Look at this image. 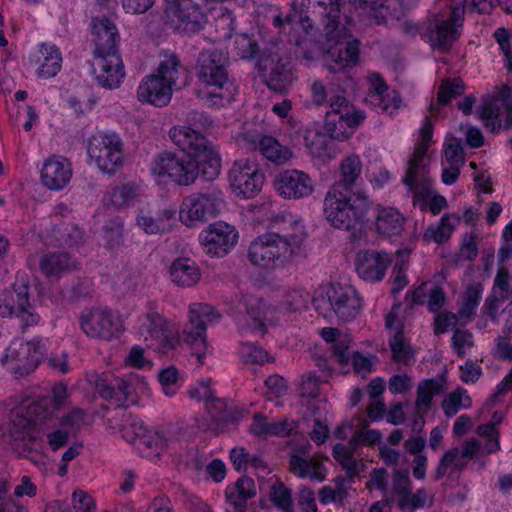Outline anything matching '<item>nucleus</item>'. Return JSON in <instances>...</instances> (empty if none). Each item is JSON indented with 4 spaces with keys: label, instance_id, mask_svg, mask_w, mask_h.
<instances>
[{
    "label": "nucleus",
    "instance_id": "1",
    "mask_svg": "<svg viewBox=\"0 0 512 512\" xmlns=\"http://www.w3.org/2000/svg\"><path fill=\"white\" fill-rule=\"evenodd\" d=\"M271 231L258 236L248 248L250 263L264 270L285 267L295 261L305 239L303 226L291 216L277 215L270 222Z\"/></svg>",
    "mask_w": 512,
    "mask_h": 512
},
{
    "label": "nucleus",
    "instance_id": "2",
    "mask_svg": "<svg viewBox=\"0 0 512 512\" xmlns=\"http://www.w3.org/2000/svg\"><path fill=\"white\" fill-rule=\"evenodd\" d=\"M53 421V411L40 402H33L27 406L12 409L8 422L0 427V436L8 434L13 449L21 456L37 462L38 449L41 447V438L38 430L42 423Z\"/></svg>",
    "mask_w": 512,
    "mask_h": 512
},
{
    "label": "nucleus",
    "instance_id": "3",
    "mask_svg": "<svg viewBox=\"0 0 512 512\" xmlns=\"http://www.w3.org/2000/svg\"><path fill=\"white\" fill-rule=\"evenodd\" d=\"M364 118V113L349 104L344 96L336 95L330 98V109L325 119V130L329 136L313 135L309 131L306 142L315 156L335 157V139L350 137Z\"/></svg>",
    "mask_w": 512,
    "mask_h": 512
},
{
    "label": "nucleus",
    "instance_id": "4",
    "mask_svg": "<svg viewBox=\"0 0 512 512\" xmlns=\"http://www.w3.org/2000/svg\"><path fill=\"white\" fill-rule=\"evenodd\" d=\"M227 60V53L217 48L203 49L198 57L199 96L210 105L225 106L237 93L236 86L228 78Z\"/></svg>",
    "mask_w": 512,
    "mask_h": 512
},
{
    "label": "nucleus",
    "instance_id": "5",
    "mask_svg": "<svg viewBox=\"0 0 512 512\" xmlns=\"http://www.w3.org/2000/svg\"><path fill=\"white\" fill-rule=\"evenodd\" d=\"M182 70L175 54L162 55L156 70L139 83L136 91L138 101L158 108L168 106L177 89Z\"/></svg>",
    "mask_w": 512,
    "mask_h": 512
},
{
    "label": "nucleus",
    "instance_id": "6",
    "mask_svg": "<svg viewBox=\"0 0 512 512\" xmlns=\"http://www.w3.org/2000/svg\"><path fill=\"white\" fill-rule=\"evenodd\" d=\"M368 207L364 193L348 195L341 189L330 188L323 201V214L332 227L351 231L364 222Z\"/></svg>",
    "mask_w": 512,
    "mask_h": 512
},
{
    "label": "nucleus",
    "instance_id": "7",
    "mask_svg": "<svg viewBox=\"0 0 512 512\" xmlns=\"http://www.w3.org/2000/svg\"><path fill=\"white\" fill-rule=\"evenodd\" d=\"M313 305L323 316L333 311L345 322L355 319L362 307L359 293L353 287L340 283H333L325 293H318L313 298Z\"/></svg>",
    "mask_w": 512,
    "mask_h": 512
},
{
    "label": "nucleus",
    "instance_id": "8",
    "mask_svg": "<svg viewBox=\"0 0 512 512\" xmlns=\"http://www.w3.org/2000/svg\"><path fill=\"white\" fill-rule=\"evenodd\" d=\"M225 206L223 193L213 189L206 193H194L184 198L179 219L187 227H194L209 218L216 217Z\"/></svg>",
    "mask_w": 512,
    "mask_h": 512
},
{
    "label": "nucleus",
    "instance_id": "9",
    "mask_svg": "<svg viewBox=\"0 0 512 512\" xmlns=\"http://www.w3.org/2000/svg\"><path fill=\"white\" fill-rule=\"evenodd\" d=\"M163 24L181 34H194L204 28L207 19L193 0H163Z\"/></svg>",
    "mask_w": 512,
    "mask_h": 512
},
{
    "label": "nucleus",
    "instance_id": "10",
    "mask_svg": "<svg viewBox=\"0 0 512 512\" xmlns=\"http://www.w3.org/2000/svg\"><path fill=\"white\" fill-rule=\"evenodd\" d=\"M479 118L491 132L502 126H512V90L506 85L496 86L494 92L484 98L477 110Z\"/></svg>",
    "mask_w": 512,
    "mask_h": 512
},
{
    "label": "nucleus",
    "instance_id": "11",
    "mask_svg": "<svg viewBox=\"0 0 512 512\" xmlns=\"http://www.w3.org/2000/svg\"><path fill=\"white\" fill-rule=\"evenodd\" d=\"M213 318H219V315H213V308L210 305L195 303L189 308V321L184 326L183 339L194 347L192 356L196 357L200 365L204 364L208 353L206 327L213 321Z\"/></svg>",
    "mask_w": 512,
    "mask_h": 512
},
{
    "label": "nucleus",
    "instance_id": "12",
    "mask_svg": "<svg viewBox=\"0 0 512 512\" xmlns=\"http://www.w3.org/2000/svg\"><path fill=\"white\" fill-rule=\"evenodd\" d=\"M273 25L279 30V33H284L288 42H294L298 47H306L309 52L305 51L303 57L307 60H315L320 55V50L317 44L312 41L309 35V28L312 25L308 17H304L302 12L293 9L289 15H277L273 18Z\"/></svg>",
    "mask_w": 512,
    "mask_h": 512
},
{
    "label": "nucleus",
    "instance_id": "13",
    "mask_svg": "<svg viewBox=\"0 0 512 512\" xmlns=\"http://www.w3.org/2000/svg\"><path fill=\"white\" fill-rule=\"evenodd\" d=\"M44 352L45 344L41 339H33L26 343L13 342L2 362L16 378H20L35 371Z\"/></svg>",
    "mask_w": 512,
    "mask_h": 512
},
{
    "label": "nucleus",
    "instance_id": "14",
    "mask_svg": "<svg viewBox=\"0 0 512 512\" xmlns=\"http://www.w3.org/2000/svg\"><path fill=\"white\" fill-rule=\"evenodd\" d=\"M464 1L437 15L430 23L428 38L432 47L446 49L454 42L463 23Z\"/></svg>",
    "mask_w": 512,
    "mask_h": 512
},
{
    "label": "nucleus",
    "instance_id": "15",
    "mask_svg": "<svg viewBox=\"0 0 512 512\" xmlns=\"http://www.w3.org/2000/svg\"><path fill=\"white\" fill-rule=\"evenodd\" d=\"M88 380L102 399L114 403L117 407H127L135 403V389L127 379L103 372L88 375Z\"/></svg>",
    "mask_w": 512,
    "mask_h": 512
},
{
    "label": "nucleus",
    "instance_id": "16",
    "mask_svg": "<svg viewBox=\"0 0 512 512\" xmlns=\"http://www.w3.org/2000/svg\"><path fill=\"white\" fill-rule=\"evenodd\" d=\"M228 179L237 197L252 198L260 192L264 174L258 162H234L229 170Z\"/></svg>",
    "mask_w": 512,
    "mask_h": 512
},
{
    "label": "nucleus",
    "instance_id": "17",
    "mask_svg": "<svg viewBox=\"0 0 512 512\" xmlns=\"http://www.w3.org/2000/svg\"><path fill=\"white\" fill-rule=\"evenodd\" d=\"M238 232L235 227L218 221L208 225L199 234V241L205 252L212 257L227 255L237 244Z\"/></svg>",
    "mask_w": 512,
    "mask_h": 512
},
{
    "label": "nucleus",
    "instance_id": "18",
    "mask_svg": "<svg viewBox=\"0 0 512 512\" xmlns=\"http://www.w3.org/2000/svg\"><path fill=\"white\" fill-rule=\"evenodd\" d=\"M173 143L188 157L198 160H216L220 156L208 140L187 126H175L170 130Z\"/></svg>",
    "mask_w": 512,
    "mask_h": 512
},
{
    "label": "nucleus",
    "instance_id": "19",
    "mask_svg": "<svg viewBox=\"0 0 512 512\" xmlns=\"http://www.w3.org/2000/svg\"><path fill=\"white\" fill-rule=\"evenodd\" d=\"M258 67L266 84L276 91L286 90L294 78L289 60L280 56L278 48L261 54Z\"/></svg>",
    "mask_w": 512,
    "mask_h": 512
},
{
    "label": "nucleus",
    "instance_id": "20",
    "mask_svg": "<svg viewBox=\"0 0 512 512\" xmlns=\"http://www.w3.org/2000/svg\"><path fill=\"white\" fill-rule=\"evenodd\" d=\"M13 289L15 293V298L12 297L13 303L6 299H0V315L3 317L16 315L23 328L37 325L40 321V315L29 302L28 283H15Z\"/></svg>",
    "mask_w": 512,
    "mask_h": 512
},
{
    "label": "nucleus",
    "instance_id": "21",
    "mask_svg": "<svg viewBox=\"0 0 512 512\" xmlns=\"http://www.w3.org/2000/svg\"><path fill=\"white\" fill-rule=\"evenodd\" d=\"M82 331L92 338L110 340L117 336L120 331V324L111 311L100 308H93L80 316Z\"/></svg>",
    "mask_w": 512,
    "mask_h": 512
},
{
    "label": "nucleus",
    "instance_id": "22",
    "mask_svg": "<svg viewBox=\"0 0 512 512\" xmlns=\"http://www.w3.org/2000/svg\"><path fill=\"white\" fill-rule=\"evenodd\" d=\"M234 319L242 331H251L264 336L267 332L264 304L254 296H244L236 307Z\"/></svg>",
    "mask_w": 512,
    "mask_h": 512
},
{
    "label": "nucleus",
    "instance_id": "23",
    "mask_svg": "<svg viewBox=\"0 0 512 512\" xmlns=\"http://www.w3.org/2000/svg\"><path fill=\"white\" fill-rule=\"evenodd\" d=\"M427 174L428 170L425 165H420V162H409L402 178L403 184L412 194L413 205H418L422 211L428 209L431 199V181Z\"/></svg>",
    "mask_w": 512,
    "mask_h": 512
},
{
    "label": "nucleus",
    "instance_id": "24",
    "mask_svg": "<svg viewBox=\"0 0 512 512\" xmlns=\"http://www.w3.org/2000/svg\"><path fill=\"white\" fill-rule=\"evenodd\" d=\"M368 91L365 102L377 111L394 114L401 105L399 95L388 91L387 84L377 73L367 76Z\"/></svg>",
    "mask_w": 512,
    "mask_h": 512
},
{
    "label": "nucleus",
    "instance_id": "25",
    "mask_svg": "<svg viewBox=\"0 0 512 512\" xmlns=\"http://www.w3.org/2000/svg\"><path fill=\"white\" fill-rule=\"evenodd\" d=\"M93 66L101 86L114 89L122 83L125 72L118 52L94 54Z\"/></svg>",
    "mask_w": 512,
    "mask_h": 512
},
{
    "label": "nucleus",
    "instance_id": "26",
    "mask_svg": "<svg viewBox=\"0 0 512 512\" xmlns=\"http://www.w3.org/2000/svg\"><path fill=\"white\" fill-rule=\"evenodd\" d=\"M392 263V257L387 252L374 250L360 251L356 255V272L360 278L374 283L381 281L387 268Z\"/></svg>",
    "mask_w": 512,
    "mask_h": 512
},
{
    "label": "nucleus",
    "instance_id": "27",
    "mask_svg": "<svg viewBox=\"0 0 512 512\" xmlns=\"http://www.w3.org/2000/svg\"><path fill=\"white\" fill-rule=\"evenodd\" d=\"M276 189L285 198L300 199L314 191L311 177L299 170H287L275 178Z\"/></svg>",
    "mask_w": 512,
    "mask_h": 512
},
{
    "label": "nucleus",
    "instance_id": "28",
    "mask_svg": "<svg viewBox=\"0 0 512 512\" xmlns=\"http://www.w3.org/2000/svg\"><path fill=\"white\" fill-rule=\"evenodd\" d=\"M87 153L91 160L119 159L123 142L115 132L97 131L88 139Z\"/></svg>",
    "mask_w": 512,
    "mask_h": 512
},
{
    "label": "nucleus",
    "instance_id": "29",
    "mask_svg": "<svg viewBox=\"0 0 512 512\" xmlns=\"http://www.w3.org/2000/svg\"><path fill=\"white\" fill-rule=\"evenodd\" d=\"M480 447L481 444L479 441L470 439L464 442L461 449L455 447L446 451L435 469L434 479L436 481L442 479L450 466H453V468L458 471L463 470L467 460L476 456Z\"/></svg>",
    "mask_w": 512,
    "mask_h": 512
},
{
    "label": "nucleus",
    "instance_id": "30",
    "mask_svg": "<svg viewBox=\"0 0 512 512\" xmlns=\"http://www.w3.org/2000/svg\"><path fill=\"white\" fill-rule=\"evenodd\" d=\"M152 171L159 180L168 177L179 185H190L199 175L198 162H156Z\"/></svg>",
    "mask_w": 512,
    "mask_h": 512
},
{
    "label": "nucleus",
    "instance_id": "31",
    "mask_svg": "<svg viewBox=\"0 0 512 512\" xmlns=\"http://www.w3.org/2000/svg\"><path fill=\"white\" fill-rule=\"evenodd\" d=\"M36 74L40 78H50L57 75L61 69L62 56L54 45L40 44L30 58Z\"/></svg>",
    "mask_w": 512,
    "mask_h": 512
},
{
    "label": "nucleus",
    "instance_id": "32",
    "mask_svg": "<svg viewBox=\"0 0 512 512\" xmlns=\"http://www.w3.org/2000/svg\"><path fill=\"white\" fill-rule=\"evenodd\" d=\"M92 35L95 42L94 54L118 52L119 33L116 25L107 17H95L92 20Z\"/></svg>",
    "mask_w": 512,
    "mask_h": 512
},
{
    "label": "nucleus",
    "instance_id": "33",
    "mask_svg": "<svg viewBox=\"0 0 512 512\" xmlns=\"http://www.w3.org/2000/svg\"><path fill=\"white\" fill-rule=\"evenodd\" d=\"M171 281L183 288L195 286L201 278L200 269L190 258H177L170 266Z\"/></svg>",
    "mask_w": 512,
    "mask_h": 512
},
{
    "label": "nucleus",
    "instance_id": "34",
    "mask_svg": "<svg viewBox=\"0 0 512 512\" xmlns=\"http://www.w3.org/2000/svg\"><path fill=\"white\" fill-rule=\"evenodd\" d=\"M176 209L165 208L156 216L140 213L136 221L137 225L149 234H163L171 231L176 223Z\"/></svg>",
    "mask_w": 512,
    "mask_h": 512
},
{
    "label": "nucleus",
    "instance_id": "35",
    "mask_svg": "<svg viewBox=\"0 0 512 512\" xmlns=\"http://www.w3.org/2000/svg\"><path fill=\"white\" fill-rule=\"evenodd\" d=\"M292 430L293 422L287 419L278 422H269L267 417L261 413H257L253 416V421L249 428V431L253 435L261 438L268 436L286 437L291 434Z\"/></svg>",
    "mask_w": 512,
    "mask_h": 512
},
{
    "label": "nucleus",
    "instance_id": "36",
    "mask_svg": "<svg viewBox=\"0 0 512 512\" xmlns=\"http://www.w3.org/2000/svg\"><path fill=\"white\" fill-rule=\"evenodd\" d=\"M72 176L70 162H44L41 169L42 183L51 190L66 186Z\"/></svg>",
    "mask_w": 512,
    "mask_h": 512
},
{
    "label": "nucleus",
    "instance_id": "37",
    "mask_svg": "<svg viewBox=\"0 0 512 512\" xmlns=\"http://www.w3.org/2000/svg\"><path fill=\"white\" fill-rule=\"evenodd\" d=\"M256 496L254 480L247 476L240 477L233 490L226 491L228 502L234 507L235 512H247V500Z\"/></svg>",
    "mask_w": 512,
    "mask_h": 512
},
{
    "label": "nucleus",
    "instance_id": "38",
    "mask_svg": "<svg viewBox=\"0 0 512 512\" xmlns=\"http://www.w3.org/2000/svg\"><path fill=\"white\" fill-rule=\"evenodd\" d=\"M139 197V186L135 183H126L116 186L104 197L105 205L120 210L132 205Z\"/></svg>",
    "mask_w": 512,
    "mask_h": 512
},
{
    "label": "nucleus",
    "instance_id": "39",
    "mask_svg": "<svg viewBox=\"0 0 512 512\" xmlns=\"http://www.w3.org/2000/svg\"><path fill=\"white\" fill-rule=\"evenodd\" d=\"M359 16L371 18L375 24L386 23L392 16L390 6L384 5V0H349Z\"/></svg>",
    "mask_w": 512,
    "mask_h": 512
},
{
    "label": "nucleus",
    "instance_id": "40",
    "mask_svg": "<svg viewBox=\"0 0 512 512\" xmlns=\"http://www.w3.org/2000/svg\"><path fill=\"white\" fill-rule=\"evenodd\" d=\"M40 269L47 277L58 276L64 271L75 267V262L68 253L54 252L43 256L40 260Z\"/></svg>",
    "mask_w": 512,
    "mask_h": 512
},
{
    "label": "nucleus",
    "instance_id": "41",
    "mask_svg": "<svg viewBox=\"0 0 512 512\" xmlns=\"http://www.w3.org/2000/svg\"><path fill=\"white\" fill-rule=\"evenodd\" d=\"M404 217L394 208H383L379 211L376 226L381 234L389 237L399 235L404 228Z\"/></svg>",
    "mask_w": 512,
    "mask_h": 512
},
{
    "label": "nucleus",
    "instance_id": "42",
    "mask_svg": "<svg viewBox=\"0 0 512 512\" xmlns=\"http://www.w3.org/2000/svg\"><path fill=\"white\" fill-rule=\"evenodd\" d=\"M412 490V481L407 469H396L391 476L390 494L396 500L397 507L401 511V503H404Z\"/></svg>",
    "mask_w": 512,
    "mask_h": 512
},
{
    "label": "nucleus",
    "instance_id": "43",
    "mask_svg": "<svg viewBox=\"0 0 512 512\" xmlns=\"http://www.w3.org/2000/svg\"><path fill=\"white\" fill-rule=\"evenodd\" d=\"M146 322L143 324V328L147 330L152 338L161 339L165 342V345L172 348L176 340H168L165 334L168 323L167 321L156 311L151 310L146 314Z\"/></svg>",
    "mask_w": 512,
    "mask_h": 512
},
{
    "label": "nucleus",
    "instance_id": "44",
    "mask_svg": "<svg viewBox=\"0 0 512 512\" xmlns=\"http://www.w3.org/2000/svg\"><path fill=\"white\" fill-rule=\"evenodd\" d=\"M472 400L467 391L458 387L455 391L447 394L442 401V409L446 417H452L461 409L471 407Z\"/></svg>",
    "mask_w": 512,
    "mask_h": 512
},
{
    "label": "nucleus",
    "instance_id": "45",
    "mask_svg": "<svg viewBox=\"0 0 512 512\" xmlns=\"http://www.w3.org/2000/svg\"><path fill=\"white\" fill-rule=\"evenodd\" d=\"M442 384L435 379H427L419 383L417 388L416 408L427 412L432 404L434 395L440 393Z\"/></svg>",
    "mask_w": 512,
    "mask_h": 512
},
{
    "label": "nucleus",
    "instance_id": "46",
    "mask_svg": "<svg viewBox=\"0 0 512 512\" xmlns=\"http://www.w3.org/2000/svg\"><path fill=\"white\" fill-rule=\"evenodd\" d=\"M167 446V438L158 430H146L137 441V449L143 453L159 455Z\"/></svg>",
    "mask_w": 512,
    "mask_h": 512
},
{
    "label": "nucleus",
    "instance_id": "47",
    "mask_svg": "<svg viewBox=\"0 0 512 512\" xmlns=\"http://www.w3.org/2000/svg\"><path fill=\"white\" fill-rule=\"evenodd\" d=\"M389 347L392 352V359L404 365H409L414 361L411 346L405 342L402 330L397 331L389 340Z\"/></svg>",
    "mask_w": 512,
    "mask_h": 512
},
{
    "label": "nucleus",
    "instance_id": "48",
    "mask_svg": "<svg viewBox=\"0 0 512 512\" xmlns=\"http://www.w3.org/2000/svg\"><path fill=\"white\" fill-rule=\"evenodd\" d=\"M432 147V124L426 119L422 124L419 135L416 139L413 156L411 160H423L431 157Z\"/></svg>",
    "mask_w": 512,
    "mask_h": 512
},
{
    "label": "nucleus",
    "instance_id": "49",
    "mask_svg": "<svg viewBox=\"0 0 512 512\" xmlns=\"http://www.w3.org/2000/svg\"><path fill=\"white\" fill-rule=\"evenodd\" d=\"M483 286L480 283L470 285L463 296V304L458 311L460 318L471 320L475 315L476 308L478 307L482 298Z\"/></svg>",
    "mask_w": 512,
    "mask_h": 512
},
{
    "label": "nucleus",
    "instance_id": "50",
    "mask_svg": "<svg viewBox=\"0 0 512 512\" xmlns=\"http://www.w3.org/2000/svg\"><path fill=\"white\" fill-rule=\"evenodd\" d=\"M339 171V180L331 188H338L345 192L360 178L362 165L361 162H341Z\"/></svg>",
    "mask_w": 512,
    "mask_h": 512
},
{
    "label": "nucleus",
    "instance_id": "51",
    "mask_svg": "<svg viewBox=\"0 0 512 512\" xmlns=\"http://www.w3.org/2000/svg\"><path fill=\"white\" fill-rule=\"evenodd\" d=\"M57 419L53 417V421L48 423H42V430L47 438L48 446L53 450L57 451L64 447L69 441L70 433L62 427H57Z\"/></svg>",
    "mask_w": 512,
    "mask_h": 512
},
{
    "label": "nucleus",
    "instance_id": "52",
    "mask_svg": "<svg viewBox=\"0 0 512 512\" xmlns=\"http://www.w3.org/2000/svg\"><path fill=\"white\" fill-rule=\"evenodd\" d=\"M270 501L283 512H293L292 491L280 480L271 486Z\"/></svg>",
    "mask_w": 512,
    "mask_h": 512
},
{
    "label": "nucleus",
    "instance_id": "53",
    "mask_svg": "<svg viewBox=\"0 0 512 512\" xmlns=\"http://www.w3.org/2000/svg\"><path fill=\"white\" fill-rule=\"evenodd\" d=\"M259 150L267 160H287L292 157L291 152L282 147L273 137H262L259 142Z\"/></svg>",
    "mask_w": 512,
    "mask_h": 512
},
{
    "label": "nucleus",
    "instance_id": "54",
    "mask_svg": "<svg viewBox=\"0 0 512 512\" xmlns=\"http://www.w3.org/2000/svg\"><path fill=\"white\" fill-rule=\"evenodd\" d=\"M86 418L87 412L84 409L73 408L57 420V424L69 433L76 434L84 425Z\"/></svg>",
    "mask_w": 512,
    "mask_h": 512
},
{
    "label": "nucleus",
    "instance_id": "55",
    "mask_svg": "<svg viewBox=\"0 0 512 512\" xmlns=\"http://www.w3.org/2000/svg\"><path fill=\"white\" fill-rule=\"evenodd\" d=\"M463 91L464 85L460 79L442 81L438 92L437 105H446Z\"/></svg>",
    "mask_w": 512,
    "mask_h": 512
},
{
    "label": "nucleus",
    "instance_id": "56",
    "mask_svg": "<svg viewBox=\"0 0 512 512\" xmlns=\"http://www.w3.org/2000/svg\"><path fill=\"white\" fill-rule=\"evenodd\" d=\"M146 430L147 428L139 418L130 415L122 426V435L128 442L137 446V441L142 437Z\"/></svg>",
    "mask_w": 512,
    "mask_h": 512
},
{
    "label": "nucleus",
    "instance_id": "57",
    "mask_svg": "<svg viewBox=\"0 0 512 512\" xmlns=\"http://www.w3.org/2000/svg\"><path fill=\"white\" fill-rule=\"evenodd\" d=\"M310 295L301 289L288 291L282 301V306L290 312L298 311L308 304Z\"/></svg>",
    "mask_w": 512,
    "mask_h": 512
},
{
    "label": "nucleus",
    "instance_id": "58",
    "mask_svg": "<svg viewBox=\"0 0 512 512\" xmlns=\"http://www.w3.org/2000/svg\"><path fill=\"white\" fill-rule=\"evenodd\" d=\"M123 231L124 223L119 217L109 219L103 226V232L110 247L120 244L123 238Z\"/></svg>",
    "mask_w": 512,
    "mask_h": 512
},
{
    "label": "nucleus",
    "instance_id": "59",
    "mask_svg": "<svg viewBox=\"0 0 512 512\" xmlns=\"http://www.w3.org/2000/svg\"><path fill=\"white\" fill-rule=\"evenodd\" d=\"M220 16L215 21V31L218 34L214 40L222 41L231 37L234 30V18L232 14L220 8Z\"/></svg>",
    "mask_w": 512,
    "mask_h": 512
},
{
    "label": "nucleus",
    "instance_id": "60",
    "mask_svg": "<svg viewBox=\"0 0 512 512\" xmlns=\"http://www.w3.org/2000/svg\"><path fill=\"white\" fill-rule=\"evenodd\" d=\"M407 261L398 259L392 270V288L391 294L396 296L401 290L408 285L406 275Z\"/></svg>",
    "mask_w": 512,
    "mask_h": 512
},
{
    "label": "nucleus",
    "instance_id": "61",
    "mask_svg": "<svg viewBox=\"0 0 512 512\" xmlns=\"http://www.w3.org/2000/svg\"><path fill=\"white\" fill-rule=\"evenodd\" d=\"M319 393L320 381L315 372L303 374L300 383V395L306 398H315Z\"/></svg>",
    "mask_w": 512,
    "mask_h": 512
},
{
    "label": "nucleus",
    "instance_id": "62",
    "mask_svg": "<svg viewBox=\"0 0 512 512\" xmlns=\"http://www.w3.org/2000/svg\"><path fill=\"white\" fill-rule=\"evenodd\" d=\"M494 37L505 56V66L510 72H512V52L510 51V39L512 38V32L505 28H498L494 33Z\"/></svg>",
    "mask_w": 512,
    "mask_h": 512
},
{
    "label": "nucleus",
    "instance_id": "63",
    "mask_svg": "<svg viewBox=\"0 0 512 512\" xmlns=\"http://www.w3.org/2000/svg\"><path fill=\"white\" fill-rule=\"evenodd\" d=\"M428 499V494L425 488H419L415 493L410 492L408 498L404 503H401L402 512H414L417 509L423 508Z\"/></svg>",
    "mask_w": 512,
    "mask_h": 512
},
{
    "label": "nucleus",
    "instance_id": "64",
    "mask_svg": "<svg viewBox=\"0 0 512 512\" xmlns=\"http://www.w3.org/2000/svg\"><path fill=\"white\" fill-rule=\"evenodd\" d=\"M206 408L216 422L225 423L229 421L230 417L227 412L226 403L219 398H215L214 394H212V398L206 402Z\"/></svg>",
    "mask_w": 512,
    "mask_h": 512
}]
</instances>
